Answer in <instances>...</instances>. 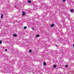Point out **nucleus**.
<instances>
[{"instance_id":"nucleus-14","label":"nucleus","mask_w":74,"mask_h":74,"mask_svg":"<svg viewBox=\"0 0 74 74\" xmlns=\"http://www.w3.org/2000/svg\"><path fill=\"white\" fill-rule=\"evenodd\" d=\"M66 67H68V65H65Z\"/></svg>"},{"instance_id":"nucleus-7","label":"nucleus","mask_w":74,"mask_h":74,"mask_svg":"<svg viewBox=\"0 0 74 74\" xmlns=\"http://www.w3.org/2000/svg\"><path fill=\"white\" fill-rule=\"evenodd\" d=\"M70 11L71 12H73L74 11L73 10H70Z\"/></svg>"},{"instance_id":"nucleus-4","label":"nucleus","mask_w":74,"mask_h":74,"mask_svg":"<svg viewBox=\"0 0 74 74\" xmlns=\"http://www.w3.org/2000/svg\"><path fill=\"white\" fill-rule=\"evenodd\" d=\"M13 36H14V37H16L17 36V35L16 34H13Z\"/></svg>"},{"instance_id":"nucleus-13","label":"nucleus","mask_w":74,"mask_h":74,"mask_svg":"<svg viewBox=\"0 0 74 74\" xmlns=\"http://www.w3.org/2000/svg\"><path fill=\"white\" fill-rule=\"evenodd\" d=\"M2 43V41L1 40L0 41V44H1Z\"/></svg>"},{"instance_id":"nucleus-9","label":"nucleus","mask_w":74,"mask_h":74,"mask_svg":"<svg viewBox=\"0 0 74 74\" xmlns=\"http://www.w3.org/2000/svg\"><path fill=\"white\" fill-rule=\"evenodd\" d=\"M39 36V35H36V37H38V36Z\"/></svg>"},{"instance_id":"nucleus-1","label":"nucleus","mask_w":74,"mask_h":74,"mask_svg":"<svg viewBox=\"0 0 74 74\" xmlns=\"http://www.w3.org/2000/svg\"><path fill=\"white\" fill-rule=\"evenodd\" d=\"M22 13H23V16H25V12H22Z\"/></svg>"},{"instance_id":"nucleus-8","label":"nucleus","mask_w":74,"mask_h":74,"mask_svg":"<svg viewBox=\"0 0 74 74\" xmlns=\"http://www.w3.org/2000/svg\"><path fill=\"white\" fill-rule=\"evenodd\" d=\"M1 18H3V14H1Z\"/></svg>"},{"instance_id":"nucleus-6","label":"nucleus","mask_w":74,"mask_h":74,"mask_svg":"<svg viewBox=\"0 0 74 74\" xmlns=\"http://www.w3.org/2000/svg\"><path fill=\"white\" fill-rule=\"evenodd\" d=\"M43 65L44 66H45L46 65V63L44 62H43Z\"/></svg>"},{"instance_id":"nucleus-18","label":"nucleus","mask_w":74,"mask_h":74,"mask_svg":"<svg viewBox=\"0 0 74 74\" xmlns=\"http://www.w3.org/2000/svg\"><path fill=\"white\" fill-rule=\"evenodd\" d=\"M56 47H58V46H57V45H56Z\"/></svg>"},{"instance_id":"nucleus-3","label":"nucleus","mask_w":74,"mask_h":74,"mask_svg":"<svg viewBox=\"0 0 74 74\" xmlns=\"http://www.w3.org/2000/svg\"><path fill=\"white\" fill-rule=\"evenodd\" d=\"M28 2L29 3H32V2L30 0H28Z\"/></svg>"},{"instance_id":"nucleus-5","label":"nucleus","mask_w":74,"mask_h":74,"mask_svg":"<svg viewBox=\"0 0 74 74\" xmlns=\"http://www.w3.org/2000/svg\"><path fill=\"white\" fill-rule=\"evenodd\" d=\"M56 67H57L56 65H55L53 66V67L54 68H56Z\"/></svg>"},{"instance_id":"nucleus-15","label":"nucleus","mask_w":74,"mask_h":74,"mask_svg":"<svg viewBox=\"0 0 74 74\" xmlns=\"http://www.w3.org/2000/svg\"><path fill=\"white\" fill-rule=\"evenodd\" d=\"M32 29L33 30H34V28L33 27H32Z\"/></svg>"},{"instance_id":"nucleus-11","label":"nucleus","mask_w":74,"mask_h":74,"mask_svg":"<svg viewBox=\"0 0 74 74\" xmlns=\"http://www.w3.org/2000/svg\"><path fill=\"white\" fill-rule=\"evenodd\" d=\"M27 28V27H24V29H26Z\"/></svg>"},{"instance_id":"nucleus-16","label":"nucleus","mask_w":74,"mask_h":74,"mask_svg":"<svg viewBox=\"0 0 74 74\" xmlns=\"http://www.w3.org/2000/svg\"><path fill=\"white\" fill-rule=\"evenodd\" d=\"M5 51H7V49H5Z\"/></svg>"},{"instance_id":"nucleus-19","label":"nucleus","mask_w":74,"mask_h":74,"mask_svg":"<svg viewBox=\"0 0 74 74\" xmlns=\"http://www.w3.org/2000/svg\"><path fill=\"white\" fill-rule=\"evenodd\" d=\"M1 21H0V22Z\"/></svg>"},{"instance_id":"nucleus-2","label":"nucleus","mask_w":74,"mask_h":74,"mask_svg":"<svg viewBox=\"0 0 74 74\" xmlns=\"http://www.w3.org/2000/svg\"><path fill=\"white\" fill-rule=\"evenodd\" d=\"M55 26V25L54 24H51V27H53V26Z\"/></svg>"},{"instance_id":"nucleus-10","label":"nucleus","mask_w":74,"mask_h":74,"mask_svg":"<svg viewBox=\"0 0 74 74\" xmlns=\"http://www.w3.org/2000/svg\"><path fill=\"white\" fill-rule=\"evenodd\" d=\"M72 59H74V55H73L72 57Z\"/></svg>"},{"instance_id":"nucleus-12","label":"nucleus","mask_w":74,"mask_h":74,"mask_svg":"<svg viewBox=\"0 0 74 74\" xmlns=\"http://www.w3.org/2000/svg\"><path fill=\"white\" fill-rule=\"evenodd\" d=\"M29 52H32V50H31V49L29 50Z\"/></svg>"},{"instance_id":"nucleus-17","label":"nucleus","mask_w":74,"mask_h":74,"mask_svg":"<svg viewBox=\"0 0 74 74\" xmlns=\"http://www.w3.org/2000/svg\"><path fill=\"white\" fill-rule=\"evenodd\" d=\"M65 0H62V1H63V2H64L65 1Z\"/></svg>"}]
</instances>
